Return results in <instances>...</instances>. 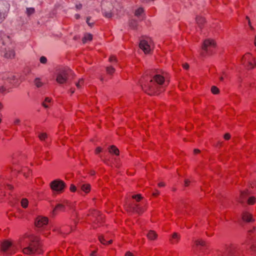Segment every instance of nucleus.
I'll return each mask as SVG.
<instances>
[{"mask_svg": "<svg viewBox=\"0 0 256 256\" xmlns=\"http://www.w3.org/2000/svg\"><path fill=\"white\" fill-rule=\"evenodd\" d=\"M23 247L22 252L24 254H34L39 247L38 238L32 234H26L24 238L14 242L5 240L1 244L0 250L4 256H9L14 254L19 248Z\"/></svg>", "mask_w": 256, "mask_h": 256, "instance_id": "f257e3e1", "label": "nucleus"}, {"mask_svg": "<svg viewBox=\"0 0 256 256\" xmlns=\"http://www.w3.org/2000/svg\"><path fill=\"white\" fill-rule=\"evenodd\" d=\"M164 82L163 76L160 74H156L147 86V90L148 94L152 95L158 94V92L164 90L162 84Z\"/></svg>", "mask_w": 256, "mask_h": 256, "instance_id": "f03ea898", "label": "nucleus"}, {"mask_svg": "<svg viewBox=\"0 0 256 256\" xmlns=\"http://www.w3.org/2000/svg\"><path fill=\"white\" fill-rule=\"evenodd\" d=\"M71 70L68 68H64L60 69L57 73L56 78V82L60 84H62L66 82L69 72Z\"/></svg>", "mask_w": 256, "mask_h": 256, "instance_id": "7ed1b4c3", "label": "nucleus"}, {"mask_svg": "<svg viewBox=\"0 0 256 256\" xmlns=\"http://www.w3.org/2000/svg\"><path fill=\"white\" fill-rule=\"evenodd\" d=\"M50 186L53 190L60 192L63 191L66 184L62 180H56L51 182Z\"/></svg>", "mask_w": 256, "mask_h": 256, "instance_id": "20e7f679", "label": "nucleus"}, {"mask_svg": "<svg viewBox=\"0 0 256 256\" xmlns=\"http://www.w3.org/2000/svg\"><path fill=\"white\" fill-rule=\"evenodd\" d=\"M139 46L145 54L149 53L151 50L152 46V42L151 40L147 38L141 40L140 42Z\"/></svg>", "mask_w": 256, "mask_h": 256, "instance_id": "39448f33", "label": "nucleus"}, {"mask_svg": "<svg viewBox=\"0 0 256 256\" xmlns=\"http://www.w3.org/2000/svg\"><path fill=\"white\" fill-rule=\"evenodd\" d=\"M250 59H252L250 54H248L245 55L242 58V64L244 66L248 64V68L251 69L254 68Z\"/></svg>", "mask_w": 256, "mask_h": 256, "instance_id": "423d86ee", "label": "nucleus"}, {"mask_svg": "<svg viewBox=\"0 0 256 256\" xmlns=\"http://www.w3.org/2000/svg\"><path fill=\"white\" fill-rule=\"evenodd\" d=\"M48 222V219L45 217L38 216L36 222V226L38 228H42L46 226Z\"/></svg>", "mask_w": 256, "mask_h": 256, "instance_id": "0eeeda50", "label": "nucleus"}, {"mask_svg": "<svg viewBox=\"0 0 256 256\" xmlns=\"http://www.w3.org/2000/svg\"><path fill=\"white\" fill-rule=\"evenodd\" d=\"M214 46V42L212 40H205L202 46V49L206 52H207L210 47Z\"/></svg>", "mask_w": 256, "mask_h": 256, "instance_id": "6e6552de", "label": "nucleus"}, {"mask_svg": "<svg viewBox=\"0 0 256 256\" xmlns=\"http://www.w3.org/2000/svg\"><path fill=\"white\" fill-rule=\"evenodd\" d=\"M15 56V52L13 49L8 48L6 49L4 56L6 58H12Z\"/></svg>", "mask_w": 256, "mask_h": 256, "instance_id": "1a4fd4ad", "label": "nucleus"}, {"mask_svg": "<svg viewBox=\"0 0 256 256\" xmlns=\"http://www.w3.org/2000/svg\"><path fill=\"white\" fill-rule=\"evenodd\" d=\"M248 195V190L241 192L240 196L238 200V202L242 204H244Z\"/></svg>", "mask_w": 256, "mask_h": 256, "instance_id": "9d476101", "label": "nucleus"}, {"mask_svg": "<svg viewBox=\"0 0 256 256\" xmlns=\"http://www.w3.org/2000/svg\"><path fill=\"white\" fill-rule=\"evenodd\" d=\"M78 186L86 193H88L90 190V186L88 184H80Z\"/></svg>", "mask_w": 256, "mask_h": 256, "instance_id": "9b49d317", "label": "nucleus"}, {"mask_svg": "<svg viewBox=\"0 0 256 256\" xmlns=\"http://www.w3.org/2000/svg\"><path fill=\"white\" fill-rule=\"evenodd\" d=\"M64 210V206L62 204H58L52 211V214H56L58 212L63 211Z\"/></svg>", "mask_w": 256, "mask_h": 256, "instance_id": "f8f14e48", "label": "nucleus"}, {"mask_svg": "<svg viewBox=\"0 0 256 256\" xmlns=\"http://www.w3.org/2000/svg\"><path fill=\"white\" fill-rule=\"evenodd\" d=\"M106 238H107L106 236H98L99 240L103 244H111L112 242V240H107Z\"/></svg>", "mask_w": 256, "mask_h": 256, "instance_id": "ddd939ff", "label": "nucleus"}, {"mask_svg": "<svg viewBox=\"0 0 256 256\" xmlns=\"http://www.w3.org/2000/svg\"><path fill=\"white\" fill-rule=\"evenodd\" d=\"M132 210L134 212L138 214H140L144 212V208L140 206L138 204L134 205L132 208Z\"/></svg>", "mask_w": 256, "mask_h": 256, "instance_id": "4468645a", "label": "nucleus"}, {"mask_svg": "<svg viewBox=\"0 0 256 256\" xmlns=\"http://www.w3.org/2000/svg\"><path fill=\"white\" fill-rule=\"evenodd\" d=\"M242 219L248 222H252L253 220L252 215L248 212H244L242 215Z\"/></svg>", "mask_w": 256, "mask_h": 256, "instance_id": "2eb2a0df", "label": "nucleus"}, {"mask_svg": "<svg viewBox=\"0 0 256 256\" xmlns=\"http://www.w3.org/2000/svg\"><path fill=\"white\" fill-rule=\"evenodd\" d=\"M146 236L150 240H154L157 237V234L153 230H150L147 234Z\"/></svg>", "mask_w": 256, "mask_h": 256, "instance_id": "dca6fc26", "label": "nucleus"}, {"mask_svg": "<svg viewBox=\"0 0 256 256\" xmlns=\"http://www.w3.org/2000/svg\"><path fill=\"white\" fill-rule=\"evenodd\" d=\"M180 238V236L177 233H174L172 236L170 241L173 244L176 243L178 242Z\"/></svg>", "mask_w": 256, "mask_h": 256, "instance_id": "f3484780", "label": "nucleus"}, {"mask_svg": "<svg viewBox=\"0 0 256 256\" xmlns=\"http://www.w3.org/2000/svg\"><path fill=\"white\" fill-rule=\"evenodd\" d=\"M109 152L112 154H114L116 155H118L119 150L114 146H112L109 149Z\"/></svg>", "mask_w": 256, "mask_h": 256, "instance_id": "a211bd4d", "label": "nucleus"}, {"mask_svg": "<svg viewBox=\"0 0 256 256\" xmlns=\"http://www.w3.org/2000/svg\"><path fill=\"white\" fill-rule=\"evenodd\" d=\"M6 10H0V23L3 22L6 18L7 14Z\"/></svg>", "mask_w": 256, "mask_h": 256, "instance_id": "6ab92c4d", "label": "nucleus"}, {"mask_svg": "<svg viewBox=\"0 0 256 256\" xmlns=\"http://www.w3.org/2000/svg\"><path fill=\"white\" fill-rule=\"evenodd\" d=\"M196 22L199 26L201 27L202 24L204 22V19L202 16H197L196 18Z\"/></svg>", "mask_w": 256, "mask_h": 256, "instance_id": "aec40b11", "label": "nucleus"}, {"mask_svg": "<svg viewBox=\"0 0 256 256\" xmlns=\"http://www.w3.org/2000/svg\"><path fill=\"white\" fill-rule=\"evenodd\" d=\"M92 35L90 34H86L84 35V38H82L83 43H86L88 40H92Z\"/></svg>", "mask_w": 256, "mask_h": 256, "instance_id": "412c9836", "label": "nucleus"}, {"mask_svg": "<svg viewBox=\"0 0 256 256\" xmlns=\"http://www.w3.org/2000/svg\"><path fill=\"white\" fill-rule=\"evenodd\" d=\"M137 22L134 20V19H132L130 20L129 22V25H130V26L132 28H133V29H134L136 28L137 26Z\"/></svg>", "mask_w": 256, "mask_h": 256, "instance_id": "4be33fe9", "label": "nucleus"}, {"mask_svg": "<svg viewBox=\"0 0 256 256\" xmlns=\"http://www.w3.org/2000/svg\"><path fill=\"white\" fill-rule=\"evenodd\" d=\"M21 206L24 208H26L28 206V201L26 198H22L21 200Z\"/></svg>", "mask_w": 256, "mask_h": 256, "instance_id": "5701e85b", "label": "nucleus"}, {"mask_svg": "<svg viewBox=\"0 0 256 256\" xmlns=\"http://www.w3.org/2000/svg\"><path fill=\"white\" fill-rule=\"evenodd\" d=\"M103 15L107 18H110L112 16V14L110 12H107L105 10H102Z\"/></svg>", "mask_w": 256, "mask_h": 256, "instance_id": "b1692460", "label": "nucleus"}, {"mask_svg": "<svg viewBox=\"0 0 256 256\" xmlns=\"http://www.w3.org/2000/svg\"><path fill=\"white\" fill-rule=\"evenodd\" d=\"M106 71L108 74H112L115 72V68L112 66H107L106 68Z\"/></svg>", "mask_w": 256, "mask_h": 256, "instance_id": "393cba45", "label": "nucleus"}, {"mask_svg": "<svg viewBox=\"0 0 256 256\" xmlns=\"http://www.w3.org/2000/svg\"><path fill=\"white\" fill-rule=\"evenodd\" d=\"M35 12V10L33 8H27L26 13L28 16L33 14Z\"/></svg>", "mask_w": 256, "mask_h": 256, "instance_id": "a878e982", "label": "nucleus"}, {"mask_svg": "<svg viewBox=\"0 0 256 256\" xmlns=\"http://www.w3.org/2000/svg\"><path fill=\"white\" fill-rule=\"evenodd\" d=\"M35 85L38 87L40 88L42 86V83L40 82L39 78H36L34 81Z\"/></svg>", "mask_w": 256, "mask_h": 256, "instance_id": "bb28decb", "label": "nucleus"}, {"mask_svg": "<svg viewBox=\"0 0 256 256\" xmlns=\"http://www.w3.org/2000/svg\"><path fill=\"white\" fill-rule=\"evenodd\" d=\"M256 198L254 196H250L248 199V204H254Z\"/></svg>", "mask_w": 256, "mask_h": 256, "instance_id": "cd10ccee", "label": "nucleus"}, {"mask_svg": "<svg viewBox=\"0 0 256 256\" xmlns=\"http://www.w3.org/2000/svg\"><path fill=\"white\" fill-rule=\"evenodd\" d=\"M84 84V79L81 78L80 79L78 82L76 83V86L78 88H82V86Z\"/></svg>", "mask_w": 256, "mask_h": 256, "instance_id": "c85d7f7f", "label": "nucleus"}, {"mask_svg": "<svg viewBox=\"0 0 256 256\" xmlns=\"http://www.w3.org/2000/svg\"><path fill=\"white\" fill-rule=\"evenodd\" d=\"M144 10L142 8H139L137 9L135 12V16H138L141 15V14L143 12Z\"/></svg>", "mask_w": 256, "mask_h": 256, "instance_id": "c756f323", "label": "nucleus"}, {"mask_svg": "<svg viewBox=\"0 0 256 256\" xmlns=\"http://www.w3.org/2000/svg\"><path fill=\"white\" fill-rule=\"evenodd\" d=\"M51 102V99L48 97L46 98L44 102L42 103V106L45 108H48V106L46 104V102Z\"/></svg>", "mask_w": 256, "mask_h": 256, "instance_id": "7c9ffc66", "label": "nucleus"}, {"mask_svg": "<svg viewBox=\"0 0 256 256\" xmlns=\"http://www.w3.org/2000/svg\"><path fill=\"white\" fill-rule=\"evenodd\" d=\"M211 91L214 94H218L219 92L218 88L216 86H212V87Z\"/></svg>", "mask_w": 256, "mask_h": 256, "instance_id": "2f4dec72", "label": "nucleus"}, {"mask_svg": "<svg viewBox=\"0 0 256 256\" xmlns=\"http://www.w3.org/2000/svg\"><path fill=\"white\" fill-rule=\"evenodd\" d=\"M195 244H196V246H204V242L201 240H196L195 241Z\"/></svg>", "mask_w": 256, "mask_h": 256, "instance_id": "473e14b6", "label": "nucleus"}, {"mask_svg": "<svg viewBox=\"0 0 256 256\" xmlns=\"http://www.w3.org/2000/svg\"><path fill=\"white\" fill-rule=\"evenodd\" d=\"M234 250V248H228L226 250V254L229 255H232L233 254V252Z\"/></svg>", "mask_w": 256, "mask_h": 256, "instance_id": "72a5a7b5", "label": "nucleus"}, {"mask_svg": "<svg viewBox=\"0 0 256 256\" xmlns=\"http://www.w3.org/2000/svg\"><path fill=\"white\" fill-rule=\"evenodd\" d=\"M40 63L42 64H46L47 62V58L46 56H42L40 58Z\"/></svg>", "mask_w": 256, "mask_h": 256, "instance_id": "f704fd0d", "label": "nucleus"}, {"mask_svg": "<svg viewBox=\"0 0 256 256\" xmlns=\"http://www.w3.org/2000/svg\"><path fill=\"white\" fill-rule=\"evenodd\" d=\"M38 137L41 140H43L46 138L47 135L46 133H42L38 136Z\"/></svg>", "mask_w": 256, "mask_h": 256, "instance_id": "c9c22d12", "label": "nucleus"}, {"mask_svg": "<svg viewBox=\"0 0 256 256\" xmlns=\"http://www.w3.org/2000/svg\"><path fill=\"white\" fill-rule=\"evenodd\" d=\"M132 198L136 199L137 201H140L142 198L140 194L134 195Z\"/></svg>", "mask_w": 256, "mask_h": 256, "instance_id": "e433bc0d", "label": "nucleus"}, {"mask_svg": "<svg viewBox=\"0 0 256 256\" xmlns=\"http://www.w3.org/2000/svg\"><path fill=\"white\" fill-rule=\"evenodd\" d=\"M109 61L111 62H116L117 60L114 56H111L109 58Z\"/></svg>", "mask_w": 256, "mask_h": 256, "instance_id": "4c0bfd02", "label": "nucleus"}, {"mask_svg": "<svg viewBox=\"0 0 256 256\" xmlns=\"http://www.w3.org/2000/svg\"><path fill=\"white\" fill-rule=\"evenodd\" d=\"M70 190L72 192H74L76 190V188L74 184H71L70 186Z\"/></svg>", "mask_w": 256, "mask_h": 256, "instance_id": "58836bf2", "label": "nucleus"}, {"mask_svg": "<svg viewBox=\"0 0 256 256\" xmlns=\"http://www.w3.org/2000/svg\"><path fill=\"white\" fill-rule=\"evenodd\" d=\"M230 138V135L227 133V134H226L224 135V138L225 140H228Z\"/></svg>", "mask_w": 256, "mask_h": 256, "instance_id": "ea45409f", "label": "nucleus"}, {"mask_svg": "<svg viewBox=\"0 0 256 256\" xmlns=\"http://www.w3.org/2000/svg\"><path fill=\"white\" fill-rule=\"evenodd\" d=\"M90 18L88 17L86 18V23L88 24L89 26H92L93 25V23H90Z\"/></svg>", "mask_w": 256, "mask_h": 256, "instance_id": "a19ab883", "label": "nucleus"}, {"mask_svg": "<svg viewBox=\"0 0 256 256\" xmlns=\"http://www.w3.org/2000/svg\"><path fill=\"white\" fill-rule=\"evenodd\" d=\"M102 150V149L100 147H98L96 149L95 152L96 154H98L99 152H101Z\"/></svg>", "mask_w": 256, "mask_h": 256, "instance_id": "79ce46f5", "label": "nucleus"}, {"mask_svg": "<svg viewBox=\"0 0 256 256\" xmlns=\"http://www.w3.org/2000/svg\"><path fill=\"white\" fill-rule=\"evenodd\" d=\"M182 67L188 70L189 68V65L188 64L185 63L182 64Z\"/></svg>", "mask_w": 256, "mask_h": 256, "instance_id": "37998d69", "label": "nucleus"}, {"mask_svg": "<svg viewBox=\"0 0 256 256\" xmlns=\"http://www.w3.org/2000/svg\"><path fill=\"white\" fill-rule=\"evenodd\" d=\"M190 183V181L188 180H184V186H188Z\"/></svg>", "mask_w": 256, "mask_h": 256, "instance_id": "c03bdc74", "label": "nucleus"}, {"mask_svg": "<svg viewBox=\"0 0 256 256\" xmlns=\"http://www.w3.org/2000/svg\"><path fill=\"white\" fill-rule=\"evenodd\" d=\"M20 122V120L19 119H16L14 120V124H18Z\"/></svg>", "mask_w": 256, "mask_h": 256, "instance_id": "a18cd8bd", "label": "nucleus"}, {"mask_svg": "<svg viewBox=\"0 0 256 256\" xmlns=\"http://www.w3.org/2000/svg\"><path fill=\"white\" fill-rule=\"evenodd\" d=\"M159 194H160L159 191H158V190H156V192H154V193L152 194V195H153L154 196H157V195Z\"/></svg>", "mask_w": 256, "mask_h": 256, "instance_id": "49530a36", "label": "nucleus"}, {"mask_svg": "<svg viewBox=\"0 0 256 256\" xmlns=\"http://www.w3.org/2000/svg\"><path fill=\"white\" fill-rule=\"evenodd\" d=\"M98 212L96 211H94V212L92 214L94 216H96L97 215H98Z\"/></svg>", "mask_w": 256, "mask_h": 256, "instance_id": "de8ad7c7", "label": "nucleus"}, {"mask_svg": "<svg viewBox=\"0 0 256 256\" xmlns=\"http://www.w3.org/2000/svg\"><path fill=\"white\" fill-rule=\"evenodd\" d=\"M246 19L248 20V23L250 26L251 28H252V27L251 26L250 20L249 19V18L248 16H246Z\"/></svg>", "mask_w": 256, "mask_h": 256, "instance_id": "09e8293b", "label": "nucleus"}, {"mask_svg": "<svg viewBox=\"0 0 256 256\" xmlns=\"http://www.w3.org/2000/svg\"><path fill=\"white\" fill-rule=\"evenodd\" d=\"M126 256H133V255L130 252H128L126 254Z\"/></svg>", "mask_w": 256, "mask_h": 256, "instance_id": "8fccbe9b", "label": "nucleus"}, {"mask_svg": "<svg viewBox=\"0 0 256 256\" xmlns=\"http://www.w3.org/2000/svg\"><path fill=\"white\" fill-rule=\"evenodd\" d=\"M5 90V89L4 88V86H0V92H4Z\"/></svg>", "mask_w": 256, "mask_h": 256, "instance_id": "3c124183", "label": "nucleus"}, {"mask_svg": "<svg viewBox=\"0 0 256 256\" xmlns=\"http://www.w3.org/2000/svg\"><path fill=\"white\" fill-rule=\"evenodd\" d=\"M158 186H165V184L164 182H160L158 184Z\"/></svg>", "mask_w": 256, "mask_h": 256, "instance_id": "603ef678", "label": "nucleus"}, {"mask_svg": "<svg viewBox=\"0 0 256 256\" xmlns=\"http://www.w3.org/2000/svg\"><path fill=\"white\" fill-rule=\"evenodd\" d=\"M82 7V5L81 4H78L76 6V8L77 9H80Z\"/></svg>", "mask_w": 256, "mask_h": 256, "instance_id": "864d4df0", "label": "nucleus"}, {"mask_svg": "<svg viewBox=\"0 0 256 256\" xmlns=\"http://www.w3.org/2000/svg\"><path fill=\"white\" fill-rule=\"evenodd\" d=\"M200 152V150L198 149H194V152L195 154L199 153Z\"/></svg>", "mask_w": 256, "mask_h": 256, "instance_id": "5fc2aeb1", "label": "nucleus"}, {"mask_svg": "<svg viewBox=\"0 0 256 256\" xmlns=\"http://www.w3.org/2000/svg\"><path fill=\"white\" fill-rule=\"evenodd\" d=\"M80 15H79L78 14H75V16H74L75 18H76V19L79 18H80Z\"/></svg>", "mask_w": 256, "mask_h": 256, "instance_id": "6e6d98bb", "label": "nucleus"}, {"mask_svg": "<svg viewBox=\"0 0 256 256\" xmlns=\"http://www.w3.org/2000/svg\"><path fill=\"white\" fill-rule=\"evenodd\" d=\"M220 80H224L223 77H222V76H220Z\"/></svg>", "mask_w": 256, "mask_h": 256, "instance_id": "4d7b16f0", "label": "nucleus"}, {"mask_svg": "<svg viewBox=\"0 0 256 256\" xmlns=\"http://www.w3.org/2000/svg\"><path fill=\"white\" fill-rule=\"evenodd\" d=\"M94 254H95V252H93L92 254H91V256H94Z\"/></svg>", "mask_w": 256, "mask_h": 256, "instance_id": "13d9d810", "label": "nucleus"}, {"mask_svg": "<svg viewBox=\"0 0 256 256\" xmlns=\"http://www.w3.org/2000/svg\"><path fill=\"white\" fill-rule=\"evenodd\" d=\"M9 8H10V4H7L6 8H7L8 10Z\"/></svg>", "mask_w": 256, "mask_h": 256, "instance_id": "bf43d9fd", "label": "nucleus"}, {"mask_svg": "<svg viewBox=\"0 0 256 256\" xmlns=\"http://www.w3.org/2000/svg\"><path fill=\"white\" fill-rule=\"evenodd\" d=\"M8 187L10 189H11L12 188V186L10 185H8Z\"/></svg>", "mask_w": 256, "mask_h": 256, "instance_id": "052dcab7", "label": "nucleus"}, {"mask_svg": "<svg viewBox=\"0 0 256 256\" xmlns=\"http://www.w3.org/2000/svg\"><path fill=\"white\" fill-rule=\"evenodd\" d=\"M254 44L256 46V36L255 40H254Z\"/></svg>", "mask_w": 256, "mask_h": 256, "instance_id": "680f3d73", "label": "nucleus"}, {"mask_svg": "<svg viewBox=\"0 0 256 256\" xmlns=\"http://www.w3.org/2000/svg\"><path fill=\"white\" fill-rule=\"evenodd\" d=\"M2 108V104L0 103V109H1Z\"/></svg>", "mask_w": 256, "mask_h": 256, "instance_id": "e2e57ef3", "label": "nucleus"}, {"mask_svg": "<svg viewBox=\"0 0 256 256\" xmlns=\"http://www.w3.org/2000/svg\"><path fill=\"white\" fill-rule=\"evenodd\" d=\"M64 231V228H62V230H60V232H62Z\"/></svg>", "mask_w": 256, "mask_h": 256, "instance_id": "0e129e2a", "label": "nucleus"}, {"mask_svg": "<svg viewBox=\"0 0 256 256\" xmlns=\"http://www.w3.org/2000/svg\"><path fill=\"white\" fill-rule=\"evenodd\" d=\"M74 92V90H71V94H73Z\"/></svg>", "mask_w": 256, "mask_h": 256, "instance_id": "69168bd1", "label": "nucleus"}, {"mask_svg": "<svg viewBox=\"0 0 256 256\" xmlns=\"http://www.w3.org/2000/svg\"><path fill=\"white\" fill-rule=\"evenodd\" d=\"M100 80H101V81H102V80H103V78H100Z\"/></svg>", "mask_w": 256, "mask_h": 256, "instance_id": "338daca9", "label": "nucleus"}, {"mask_svg": "<svg viewBox=\"0 0 256 256\" xmlns=\"http://www.w3.org/2000/svg\"><path fill=\"white\" fill-rule=\"evenodd\" d=\"M187 227H188V228H190V226H187Z\"/></svg>", "mask_w": 256, "mask_h": 256, "instance_id": "774afa93", "label": "nucleus"}]
</instances>
